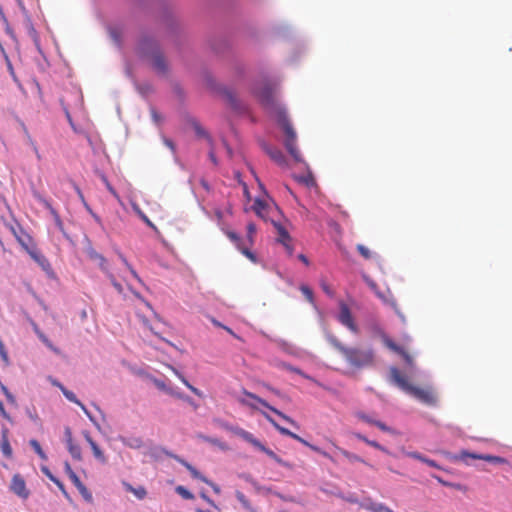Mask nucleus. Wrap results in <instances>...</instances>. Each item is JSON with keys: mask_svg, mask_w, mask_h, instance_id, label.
I'll return each mask as SVG.
<instances>
[{"mask_svg": "<svg viewBox=\"0 0 512 512\" xmlns=\"http://www.w3.org/2000/svg\"><path fill=\"white\" fill-rule=\"evenodd\" d=\"M326 339L336 350H338L344 356L346 361L352 367L362 369L374 364V352L372 349L346 347L333 334H327Z\"/></svg>", "mask_w": 512, "mask_h": 512, "instance_id": "obj_1", "label": "nucleus"}, {"mask_svg": "<svg viewBox=\"0 0 512 512\" xmlns=\"http://www.w3.org/2000/svg\"><path fill=\"white\" fill-rule=\"evenodd\" d=\"M390 375L393 382L406 393L414 396L418 400L426 404H434L436 401L435 394L430 389L419 388L411 385L406 376H404L397 368L390 369Z\"/></svg>", "mask_w": 512, "mask_h": 512, "instance_id": "obj_2", "label": "nucleus"}, {"mask_svg": "<svg viewBox=\"0 0 512 512\" xmlns=\"http://www.w3.org/2000/svg\"><path fill=\"white\" fill-rule=\"evenodd\" d=\"M274 108L276 121L281 126L285 134V147L295 161L301 162V154L296 145V132L287 117L286 111L279 106H275Z\"/></svg>", "mask_w": 512, "mask_h": 512, "instance_id": "obj_3", "label": "nucleus"}, {"mask_svg": "<svg viewBox=\"0 0 512 512\" xmlns=\"http://www.w3.org/2000/svg\"><path fill=\"white\" fill-rule=\"evenodd\" d=\"M224 428L227 429L228 431L232 432L234 435H236V436L242 438L243 440L247 441L248 443L252 444L254 447L265 452L269 457L279 461L277 455L272 450L266 448L250 432H248L238 426H230L227 424L224 425Z\"/></svg>", "mask_w": 512, "mask_h": 512, "instance_id": "obj_4", "label": "nucleus"}, {"mask_svg": "<svg viewBox=\"0 0 512 512\" xmlns=\"http://www.w3.org/2000/svg\"><path fill=\"white\" fill-rule=\"evenodd\" d=\"M263 415H264V417H265V418H266V419H267V420H268V421H269V422H270V423L275 427V429H276L277 431H279L282 435L289 436V437H291L292 439H294V440H296V441L300 442L301 444H303V445H305V446L309 447L311 450H313V451H315V452H317V453H319V454L323 455V456H324V457H326V458L331 459L330 455H329L327 452H325V451L321 450L318 446H315V445H313V444L309 443L308 441H306L305 439H303L302 437H300V436H299V435H297L296 433H293V432H291L290 430H288V429H286V428H284V427L280 426V425H279V424H278V423H277V422H276V421H275L271 416H269L267 413L263 412Z\"/></svg>", "mask_w": 512, "mask_h": 512, "instance_id": "obj_5", "label": "nucleus"}, {"mask_svg": "<svg viewBox=\"0 0 512 512\" xmlns=\"http://www.w3.org/2000/svg\"><path fill=\"white\" fill-rule=\"evenodd\" d=\"M340 312L338 314V321L348 328L352 333L357 334L359 332L358 326L356 325L352 313L348 305L344 302L339 304Z\"/></svg>", "mask_w": 512, "mask_h": 512, "instance_id": "obj_6", "label": "nucleus"}, {"mask_svg": "<svg viewBox=\"0 0 512 512\" xmlns=\"http://www.w3.org/2000/svg\"><path fill=\"white\" fill-rule=\"evenodd\" d=\"M254 93L265 107L272 108L275 106L273 88L269 83L265 82L262 83L259 87H255Z\"/></svg>", "mask_w": 512, "mask_h": 512, "instance_id": "obj_7", "label": "nucleus"}, {"mask_svg": "<svg viewBox=\"0 0 512 512\" xmlns=\"http://www.w3.org/2000/svg\"><path fill=\"white\" fill-rule=\"evenodd\" d=\"M174 458L179 462L181 463L191 474V476L195 479H199L201 480L202 482L208 484L209 486H211V488L213 489V491L216 493V494H219L221 492V489L220 487L211 482L210 480H208L205 476H203L195 467H193L190 463H188L187 461H185L184 459H181L180 457L178 456H174Z\"/></svg>", "mask_w": 512, "mask_h": 512, "instance_id": "obj_8", "label": "nucleus"}, {"mask_svg": "<svg viewBox=\"0 0 512 512\" xmlns=\"http://www.w3.org/2000/svg\"><path fill=\"white\" fill-rule=\"evenodd\" d=\"M466 458L484 460L493 464H506L508 461L500 456H494L489 454H476L470 453L467 451H462L460 454V459L465 460Z\"/></svg>", "mask_w": 512, "mask_h": 512, "instance_id": "obj_9", "label": "nucleus"}, {"mask_svg": "<svg viewBox=\"0 0 512 512\" xmlns=\"http://www.w3.org/2000/svg\"><path fill=\"white\" fill-rule=\"evenodd\" d=\"M243 394L245 396L249 397L250 399L255 400L256 402H258L259 404H261L265 408L269 409L270 411H272L273 413H275L276 415H278L279 417H281L282 419H284L288 423L296 426V422L292 418H290L289 416L285 415L284 413H282L281 411H279L275 407L269 405L268 402H266L264 399L258 397L256 394H254L252 392H249L247 390H244Z\"/></svg>", "mask_w": 512, "mask_h": 512, "instance_id": "obj_10", "label": "nucleus"}, {"mask_svg": "<svg viewBox=\"0 0 512 512\" xmlns=\"http://www.w3.org/2000/svg\"><path fill=\"white\" fill-rule=\"evenodd\" d=\"M10 488L16 495L23 499H27L29 496V491L26 488L25 480L19 474H15L13 476Z\"/></svg>", "mask_w": 512, "mask_h": 512, "instance_id": "obj_11", "label": "nucleus"}, {"mask_svg": "<svg viewBox=\"0 0 512 512\" xmlns=\"http://www.w3.org/2000/svg\"><path fill=\"white\" fill-rule=\"evenodd\" d=\"M31 258L44 270L49 271L51 264L49 260L35 247L24 246Z\"/></svg>", "mask_w": 512, "mask_h": 512, "instance_id": "obj_12", "label": "nucleus"}, {"mask_svg": "<svg viewBox=\"0 0 512 512\" xmlns=\"http://www.w3.org/2000/svg\"><path fill=\"white\" fill-rule=\"evenodd\" d=\"M277 230H278L277 241L280 242L285 247L287 254L289 256H292L294 248L292 245V239H291L290 235L282 226H277Z\"/></svg>", "mask_w": 512, "mask_h": 512, "instance_id": "obj_13", "label": "nucleus"}, {"mask_svg": "<svg viewBox=\"0 0 512 512\" xmlns=\"http://www.w3.org/2000/svg\"><path fill=\"white\" fill-rule=\"evenodd\" d=\"M227 236L229 237L230 240L235 242L237 248L241 251L242 254H244L248 259H250L254 263L257 261L254 253H252L248 248L241 246V239L235 232L229 231L227 233Z\"/></svg>", "mask_w": 512, "mask_h": 512, "instance_id": "obj_14", "label": "nucleus"}, {"mask_svg": "<svg viewBox=\"0 0 512 512\" xmlns=\"http://www.w3.org/2000/svg\"><path fill=\"white\" fill-rule=\"evenodd\" d=\"M33 195L46 209L49 210V212L53 216L56 224L59 227H61L62 226L61 218H60L58 212L52 207L51 203L48 200H46L44 197H42V195L39 194L38 192H34Z\"/></svg>", "mask_w": 512, "mask_h": 512, "instance_id": "obj_15", "label": "nucleus"}, {"mask_svg": "<svg viewBox=\"0 0 512 512\" xmlns=\"http://www.w3.org/2000/svg\"><path fill=\"white\" fill-rule=\"evenodd\" d=\"M371 287L375 290V293L377 294V296L386 304H389L390 306L393 307V309L395 310V312L397 313V315L402 319V321H405V317L404 315L399 311L398 309V306H397V303L395 301V299L393 298V296L389 293V297H386L383 293L379 292L377 289H376V285L375 284H371Z\"/></svg>", "mask_w": 512, "mask_h": 512, "instance_id": "obj_16", "label": "nucleus"}, {"mask_svg": "<svg viewBox=\"0 0 512 512\" xmlns=\"http://www.w3.org/2000/svg\"><path fill=\"white\" fill-rule=\"evenodd\" d=\"M150 62L152 67L158 71L159 73H164L166 71L165 60L161 53L156 52L151 55Z\"/></svg>", "mask_w": 512, "mask_h": 512, "instance_id": "obj_17", "label": "nucleus"}, {"mask_svg": "<svg viewBox=\"0 0 512 512\" xmlns=\"http://www.w3.org/2000/svg\"><path fill=\"white\" fill-rule=\"evenodd\" d=\"M153 384L161 391H164L166 392L167 394L171 395V396H175L177 398H181L182 397V394L181 393H177L175 392L172 388L168 387L166 385V383L160 379H157V378H152L151 379Z\"/></svg>", "mask_w": 512, "mask_h": 512, "instance_id": "obj_18", "label": "nucleus"}, {"mask_svg": "<svg viewBox=\"0 0 512 512\" xmlns=\"http://www.w3.org/2000/svg\"><path fill=\"white\" fill-rule=\"evenodd\" d=\"M62 393L66 397L67 400L80 406V408L84 411V413L90 417V413L88 412L87 408L84 406V404L80 400H78V398L72 391H70L66 388H62Z\"/></svg>", "mask_w": 512, "mask_h": 512, "instance_id": "obj_19", "label": "nucleus"}, {"mask_svg": "<svg viewBox=\"0 0 512 512\" xmlns=\"http://www.w3.org/2000/svg\"><path fill=\"white\" fill-rule=\"evenodd\" d=\"M120 441L123 443V445L132 449H140L143 447V441L140 437H121Z\"/></svg>", "mask_w": 512, "mask_h": 512, "instance_id": "obj_20", "label": "nucleus"}, {"mask_svg": "<svg viewBox=\"0 0 512 512\" xmlns=\"http://www.w3.org/2000/svg\"><path fill=\"white\" fill-rule=\"evenodd\" d=\"M85 438H86L87 442L89 443L95 458H97L98 460H100L102 462H105V460H106L105 456H104L103 452L101 451V449L99 448V446L97 445V443L91 438V436L89 434H86Z\"/></svg>", "mask_w": 512, "mask_h": 512, "instance_id": "obj_21", "label": "nucleus"}, {"mask_svg": "<svg viewBox=\"0 0 512 512\" xmlns=\"http://www.w3.org/2000/svg\"><path fill=\"white\" fill-rule=\"evenodd\" d=\"M125 490L133 493L138 499H144L146 497V489L143 486H139L134 488L131 484L124 482L123 483Z\"/></svg>", "mask_w": 512, "mask_h": 512, "instance_id": "obj_22", "label": "nucleus"}, {"mask_svg": "<svg viewBox=\"0 0 512 512\" xmlns=\"http://www.w3.org/2000/svg\"><path fill=\"white\" fill-rule=\"evenodd\" d=\"M338 450L341 453V455H343L348 461H350V462H361V463H364L365 465H367L368 467L373 468V466L371 464L367 463L360 456H358L356 454H353V453H351V452H349L347 450L341 449V448H338Z\"/></svg>", "mask_w": 512, "mask_h": 512, "instance_id": "obj_23", "label": "nucleus"}, {"mask_svg": "<svg viewBox=\"0 0 512 512\" xmlns=\"http://www.w3.org/2000/svg\"><path fill=\"white\" fill-rule=\"evenodd\" d=\"M174 373L178 376V378L182 381V383L191 391L193 392L195 395H197L198 397H202L203 394L202 392L194 387L193 385H191L188 380L181 374L179 373L177 370L173 369Z\"/></svg>", "mask_w": 512, "mask_h": 512, "instance_id": "obj_24", "label": "nucleus"}, {"mask_svg": "<svg viewBox=\"0 0 512 512\" xmlns=\"http://www.w3.org/2000/svg\"><path fill=\"white\" fill-rule=\"evenodd\" d=\"M1 450L6 457H11L12 448L10 446L6 432H3L1 439Z\"/></svg>", "mask_w": 512, "mask_h": 512, "instance_id": "obj_25", "label": "nucleus"}, {"mask_svg": "<svg viewBox=\"0 0 512 512\" xmlns=\"http://www.w3.org/2000/svg\"><path fill=\"white\" fill-rule=\"evenodd\" d=\"M90 258H91V259H93V260H95V261H97V262H98V264H99V266H100V268H101L103 271H105V272H107V273H108V269H107V261H106V259L104 258V256H103V255H101V254H99V253H97V252L93 251V252H91V253H90Z\"/></svg>", "mask_w": 512, "mask_h": 512, "instance_id": "obj_26", "label": "nucleus"}, {"mask_svg": "<svg viewBox=\"0 0 512 512\" xmlns=\"http://www.w3.org/2000/svg\"><path fill=\"white\" fill-rule=\"evenodd\" d=\"M268 153H269L270 157L272 158V160H274L277 164H279V165L285 164V162H286L285 156L280 150H277V149L269 150Z\"/></svg>", "mask_w": 512, "mask_h": 512, "instance_id": "obj_27", "label": "nucleus"}, {"mask_svg": "<svg viewBox=\"0 0 512 512\" xmlns=\"http://www.w3.org/2000/svg\"><path fill=\"white\" fill-rule=\"evenodd\" d=\"M356 249L365 260H370L374 257L373 252L363 244H358Z\"/></svg>", "mask_w": 512, "mask_h": 512, "instance_id": "obj_28", "label": "nucleus"}, {"mask_svg": "<svg viewBox=\"0 0 512 512\" xmlns=\"http://www.w3.org/2000/svg\"><path fill=\"white\" fill-rule=\"evenodd\" d=\"M357 438L363 442H365L366 444L376 448V449H379L383 452H386L388 453L387 449L384 448L383 446H381L378 442L376 441H373V440H369L368 438H366L365 436L361 435V434H357Z\"/></svg>", "mask_w": 512, "mask_h": 512, "instance_id": "obj_29", "label": "nucleus"}, {"mask_svg": "<svg viewBox=\"0 0 512 512\" xmlns=\"http://www.w3.org/2000/svg\"><path fill=\"white\" fill-rule=\"evenodd\" d=\"M30 445L42 460H47V456L37 440H30Z\"/></svg>", "mask_w": 512, "mask_h": 512, "instance_id": "obj_30", "label": "nucleus"}, {"mask_svg": "<svg viewBox=\"0 0 512 512\" xmlns=\"http://www.w3.org/2000/svg\"><path fill=\"white\" fill-rule=\"evenodd\" d=\"M300 290L303 293V295L305 296V298L307 299V301L311 304H314V294H313L312 289L310 287H308L307 285H301Z\"/></svg>", "mask_w": 512, "mask_h": 512, "instance_id": "obj_31", "label": "nucleus"}, {"mask_svg": "<svg viewBox=\"0 0 512 512\" xmlns=\"http://www.w3.org/2000/svg\"><path fill=\"white\" fill-rule=\"evenodd\" d=\"M77 489L85 501H87L88 503L93 502V496L84 484Z\"/></svg>", "mask_w": 512, "mask_h": 512, "instance_id": "obj_32", "label": "nucleus"}, {"mask_svg": "<svg viewBox=\"0 0 512 512\" xmlns=\"http://www.w3.org/2000/svg\"><path fill=\"white\" fill-rule=\"evenodd\" d=\"M384 343L386 345V347H388L390 350L400 354V353H403V348L398 346L394 341H392L391 339L389 338H385L384 339Z\"/></svg>", "mask_w": 512, "mask_h": 512, "instance_id": "obj_33", "label": "nucleus"}, {"mask_svg": "<svg viewBox=\"0 0 512 512\" xmlns=\"http://www.w3.org/2000/svg\"><path fill=\"white\" fill-rule=\"evenodd\" d=\"M236 498L245 509L251 510L250 502L242 492L236 491Z\"/></svg>", "mask_w": 512, "mask_h": 512, "instance_id": "obj_34", "label": "nucleus"}, {"mask_svg": "<svg viewBox=\"0 0 512 512\" xmlns=\"http://www.w3.org/2000/svg\"><path fill=\"white\" fill-rule=\"evenodd\" d=\"M368 509L373 511V512H389V511H392L390 508L386 507L385 505H383L381 503L371 504L368 507Z\"/></svg>", "mask_w": 512, "mask_h": 512, "instance_id": "obj_35", "label": "nucleus"}, {"mask_svg": "<svg viewBox=\"0 0 512 512\" xmlns=\"http://www.w3.org/2000/svg\"><path fill=\"white\" fill-rule=\"evenodd\" d=\"M176 491L184 498V499H193L194 498V495L188 491L187 489H185L183 486H178L176 488Z\"/></svg>", "mask_w": 512, "mask_h": 512, "instance_id": "obj_36", "label": "nucleus"}, {"mask_svg": "<svg viewBox=\"0 0 512 512\" xmlns=\"http://www.w3.org/2000/svg\"><path fill=\"white\" fill-rule=\"evenodd\" d=\"M108 275V278L110 279L111 281V284L113 285V287L117 290L118 293H123V287L122 285L115 279L114 275L111 274V273H107Z\"/></svg>", "mask_w": 512, "mask_h": 512, "instance_id": "obj_37", "label": "nucleus"}, {"mask_svg": "<svg viewBox=\"0 0 512 512\" xmlns=\"http://www.w3.org/2000/svg\"><path fill=\"white\" fill-rule=\"evenodd\" d=\"M69 453L71 454V456L74 459H76V460L81 459V449L78 445L69 447Z\"/></svg>", "mask_w": 512, "mask_h": 512, "instance_id": "obj_38", "label": "nucleus"}, {"mask_svg": "<svg viewBox=\"0 0 512 512\" xmlns=\"http://www.w3.org/2000/svg\"><path fill=\"white\" fill-rule=\"evenodd\" d=\"M255 233H256V226H255V224L249 223L247 225V237H248V240H249L250 244L253 243V237H254Z\"/></svg>", "mask_w": 512, "mask_h": 512, "instance_id": "obj_39", "label": "nucleus"}, {"mask_svg": "<svg viewBox=\"0 0 512 512\" xmlns=\"http://www.w3.org/2000/svg\"><path fill=\"white\" fill-rule=\"evenodd\" d=\"M405 455L407 457H410V458H413V459H416V460H419L421 462H424L425 460V456H423L422 454H420L419 452H415V451H409V452H405Z\"/></svg>", "mask_w": 512, "mask_h": 512, "instance_id": "obj_40", "label": "nucleus"}, {"mask_svg": "<svg viewBox=\"0 0 512 512\" xmlns=\"http://www.w3.org/2000/svg\"><path fill=\"white\" fill-rule=\"evenodd\" d=\"M265 208V205L260 200H256L253 206L254 211L257 215L262 217V210Z\"/></svg>", "mask_w": 512, "mask_h": 512, "instance_id": "obj_41", "label": "nucleus"}, {"mask_svg": "<svg viewBox=\"0 0 512 512\" xmlns=\"http://www.w3.org/2000/svg\"><path fill=\"white\" fill-rule=\"evenodd\" d=\"M69 478L76 488H79L81 485H83L80 478L77 476L75 472H71Z\"/></svg>", "mask_w": 512, "mask_h": 512, "instance_id": "obj_42", "label": "nucleus"}, {"mask_svg": "<svg viewBox=\"0 0 512 512\" xmlns=\"http://www.w3.org/2000/svg\"><path fill=\"white\" fill-rule=\"evenodd\" d=\"M122 261L125 264V266L129 269L132 276L140 282L141 281L140 277L138 276L137 272L132 268V266L128 263L126 258L122 257Z\"/></svg>", "mask_w": 512, "mask_h": 512, "instance_id": "obj_43", "label": "nucleus"}, {"mask_svg": "<svg viewBox=\"0 0 512 512\" xmlns=\"http://www.w3.org/2000/svg\"><path fill=\"white\" fill-rule=\"evenodd\" d=\"M1 390L2 392L4 393V395L6 396L7 400L11 403H14L15 402V398L14 396L9 392V390L7 389L6 386L2 385L1 386Z\"/></svg>", "mask_w": 512, "mask_h": 512, "instance_id": "obj_44", "label": "nucleus"}, {"mask_svg": "<svg viewBox=\"0 0 512 512\" xmlns=\"http://www.w3.org/2000/svg\"><path fill=\"white\" fill-rule=\"evenodd\" d=\"M286 369H288L289 371H292L294 373H297L299 375H301L302 377L306 378V379H311V377H309L308 375H306L303 371H301L300 369L298 368H295V367H292V366H286Z\"/></svg>", "mask_w": 512, "mask_h": 512, "instance_id": "obj_45", "label": "nucleus"}, {"mask_svg": "<svg viewBox=\"0 0 512 512\" xmlns=\"http://www.w3.org/2000/svg\"><path fill=\"white\" fill-rule=\"evenodd\" d=\"M201 498L204 499L209 505L214 507L216 510H220L219 507L215 504V502L209 498L205 493L200 494Z\"/></svg>", "mask_w": 512, "mask_h": 512, "instance_id": "obj_46", "label": "nucleus"}, {"mask_svg": "<svg viewBox=\"0 0 512 512\" xmlns=\"http://www.w3.org/2000/svg\"><path fill=\"white\" fill-rule=\"evenodd\" d=\"M27 413H28L29 418H30L33 422L37 423V422H39V421H40V418H39L38 414L36 413L35 409H33V411L28 410V411H27Z\"/></svg>", "mask_w": 512, "mask_h": 512, "instance_id": "obj_47", "label": "nucleus"}, {"mask_svg": "<svg viewBox=\"0 0 512 512\" xmlns=\"http://www.w3.org/2000/svg\"><path fill=\"white\" fill-rule=\"evenodd\" d=\"M373 425L377 426L380 430H382L384 432L390 431V428L385 423H383L381 421L376 420V422H373Z\"/></svg>", "mask_w": 512, "mask_h": 512, "instance_id": "obj_48", "label": "nucleus"}, {"mask_svg": "<svg viewBox=\"0 0 512 512\" xmlns=\"http://www.w3.org/2000/svg\"><path fill=\"white\" fill-rule=\"evenodd\" d=\"M194 129H195V132L197 133V135H199L201 137L206 136V132L198 123L194 124Z\"/></svg>", "mask_w": 512, "mask_h": 512, "instance_id": "obj_49", "label": "nucleus"}, {"mask_svg": "<svg viewBox=\"0 0 512 512\" xmlns=\"http://www.w3.org/2000/svg\"><path fill=\"white\" fill-rule=\"evenodd\" d=\"M141 219L153 230L157 231V227L150 221V219L145 215L141 214Z\"/></svg>", "mask_w": 512, "mask_h": 512, "instance_id": "obj_50", "label": "nucleus"}, {"mask_svg": "<svg viewBox=\"0 0 512 512\" xmlns=\"http://www.w3.org/2000/svg\"><path fill=\"white\" fill-rule=\"evenodd\" d=\"M41 471L43 472V474H45L51 481H53V479L55 478V476L51 473V471L46 467V466H42L41 467Z\"/></svg>", "mask_w": 512, "mask_h": 512, "instance_id": "obj_51", "label": "nucleus"}, {"mask_svg": "<svg viewBox=\"0 0 512 512\" xmlns=\"http://www.w3.org/2000/svg\"><path fill=\"white\" fill-rule=\"evenodd\" d=\"M400 355L404 358L408 365H412L413 359L404 349L403 353H400Z\"/></svg>", "mask_w": 512, "mask_h": 512, "instance_id": "obj_52", "label": "nucleus"}, {"mask_svg": "<svg viewBox=\"0 0 512 512\" xmlns=\"http://www.w3.org/2000/svg\"><path fill=\"white\" fill-rule=\"evenodd\" d=\"M52 482L55 483L65 495L67 494L64 484L58 478L55 477Z\"/></svg>", "mask_w": 512, "mask_h": 512, "instance_id": "obj_53", "label": "nucleus"}, {"mask_svg": "<svg viewBox=\"0 0 512 512\" xmlns=\"http://www.w3.org/2000/svg\"><path fill=\"white\" fill-rule=\"evenodd\" d=\"M359 418L369 424L373 425V422H376V420L372 419L371 417L365 415V414H359Z\"/></svg>", "mask_w": 512, "mask_h": 512, "instance_id": "obj_54", "label": "nucleus"}, {"mask_svg": "<svg viewBox=\"0 0 512 512\" xmlns=\"http://www.w3.org/2000/svg\"><path fill=\"white\" fill-rule=\"evenodd\" d=\"M425 464H427L428 466L430 467H434V468H440V466L432 459H429V458H425L424 462Z\"/></svg>", "mask_w": 512, "mask_h": 512, "instance_id": "obj_55", "label": "nucleus"}, {"mask_svg": "<svg viewBox=\"0 0 512 512\" xmlns=\"http://www.w3.org/2000/svg\"><path fill=\"white\" fill-rule=\"evenodd\" d=\"M180 399H183L185 400L189 405H191L195 410L198 408V405L194 402L193 399H191L190 397H184L182 395V397Z\"/></svg>", "mask_w": 512, "mask_h": 512, "instance_id": "obj_56", "label": "nucleus"}, {"mask_svg": "<svg viewBox=\"0 0 512 512\" xmlns=\"http://www.w3.org/2000/svg\"><path fill=\"white\" fill-rule=\"evenodd\" d=\"M433 478H435L443 486L450 487V485H451V482L445 481V480H443L441 477H439L437 475H433Z\"/></svg>", "mask_w": 512, "mask_h": 512, "instance_id": "obj_57", "label": "nucleus"}, {"mask_svg": "<svg viewBox=\"0 0 512 512\" xmlns=\"http://www.w3.org/2000/svg\"><path fill=\"white\" fill-rule=\"evenodd\" d=\"M0 354L1 356L3 357L4 360H7L8 359V356H7V353L5 351V347H4V344L2 343V341L0 340Z\"/></svg>", "mask_w": 512, "mask_h": 512, "instance_id": "obj_58", "label": "nucleus"}, {"mask_svg": "<svg viewBox=\"0 0 512 512\" xmlns=\"http://www.w3.org/2000/svg\"><path fill=\"white\" fill-rule=\"evenodd\" d=\"M321 287H322L323 291H324L326 294H328V295L332 296V294H333V293H332V291H331L330 287H329L326 283H324V282H323V283L321 284Z\"/></svg>", "mask_w": 512, "mask_h": 512, "instance_id": "obj_59", "label": "nucleus"}, {"mask_svg": "<svg viewBox=\"0 0 512 512\" xmlns=\"http://www.w3.org/2000/svg\"><path fill=\"white\" fill-rule=\"evenodd\" d=\"M0 414L4 418L9 419V416H8V414H7V412H6L5 408H4V405H3V403L1 401H0Z\"/></svg>", "mask_w": 512, "mask_h": 512, "instance_id": "obj_60", "label": "nucleus"}, {"mask_svg": "<svg viewBox=\"0 0 512 512\" xmlns=\"http://www.w3.org/2000/svg\"><path fill=\"white\" fill-rule=\"evenodd\" d=\"M42 342L47 346L49 347L50 349L54 350V351H57L56 348L53 347V345L51 344V342L48 340L47 337H45Z\"/></svg>", "mask_w": 512, "mask_h": 512, "instance_id": "obj_61", "label": "nucleus"}, {"mask_svg": "<svg viewBox=\"0 0 512 512\" xmlns=\"http://www.w3.org/2000/svg\"><path fill=\"white\" fill-rule=\"evenodd\" d=\"M204 439H205V441H207V442H209V443H211L213 445H219V442H218L217 439L209 438V437H205Z\"/></svg>", "mask_w": 512, "mask_h": 512, "instance_id": "obj_62", "label": "nucleus"}, {"mask_svg": "<svg viewBox=\"0 0 512 512\" xmlns=\"http://www.w3.org/2000/svg\"><path fill=\"white\" fill-rule=\"evenodd\" d=\"M450 488L456 489V490H462L463 486L459 483H451Z\"/></svg>", "mask_w": 512, "mask_h": 512, "instance_id": "obj_63", "label": "nucleus"}, {"mask_svg": "<svg viewBox=\"0 0 512 512\" xmlns=\"http://www.w3.org/2000/svg\"><path fill=\"white\" fill-rule=\"evenodd\" d=\"M51 383L53 386H56L58 387L61 391H62V388H65L60 382H58L57 380H51Z\"/></svg>", "mask_w": 512, "mask_h": 512, "instance_id": "obj_64", "label": "nucleus"}]
</instances>
